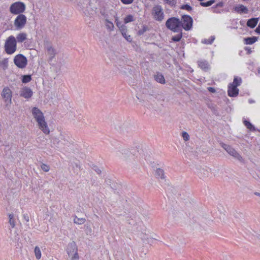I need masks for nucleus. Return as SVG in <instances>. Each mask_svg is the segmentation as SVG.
<instances>
[{
	"instance_id": "nucleus-21",
	"label": "nucleus",
	"mask_w": 260,
	"mask_h": 260,
	"mask_svg": "<svg viewBox=\"0 0 260 260\" xmlns=\"http://www.w3.org/2000/svg\"><path fill=\"white\" fill-rule=\"evenodd\" d=\"M198 62L199 67L205 71H207L209 69V65L207 61L200 60Z\"/></svg>"
},
{
	"instance_id": "nucleus-44",
	"label": "nucleus",
	"mask_w": 260,
	"mask_h": 260,
	"mask_svg": "<svg viewBox=\"0 0 260 260\" xmlns=\"http://www.w3.org/2000/svg\"><path fill=\"white\" fill-rule=\"evenodd\" d=\"M121 2L125 5H128L132 4L134 0H120Z\"/></svg>"
},
{
	"instance_id": "nucleus-58",
	"label": "nucleus",
	"mask_w": 260,
	"mask_h": 260,
	"mask_svg": "<svg viewBox=\"0 0 260 260\" xmlns=\"http://www.w3.org/2000/svg\"><path fill=\"white\" fill-rule=\"evenodd\" d=\"M258 73H260V70H258Z\"/></svg>"
},
{
	"instance_id": "nucleus-17",
	"label": "nucleus",
	"mask_w": 260,
	"mask_h": 260,
	"mask_svg": "<svg viewBox=\"0 0 260 260\" xmlns=\"http://www.w3.org/2000/svg\"><path fill=\"white\" fill-rule=\"evenodd\" d=\"M234 10L239 14H247L248 13V8L243 5H239L234 8Z\"/></svg>"
},
{
	"instance_id": "nucleus-40",
	"label": "nucleus",
	"mask_w": 260,
	"mask_h": 260,
	"mask_svg": "<svg viewBox=\"0 0 260 260\" xmlns=\"http://www.w3.org/2000/svg\"><path fill=\"white\" fill-rule=\"evenodd\" d=\"M41 169L45 172H48L49 170V167L44 164H42L41 166Z\"/></svg>"
},
{
	"instance_id": "nucleus-31",
	"label": "nucleus",
	"mask_w": 260,
	"mask_h": 260,
	"mask_svg": "<svg viewBox=\"0 0 260 260\" xmlns=\"http://www.w3.org/2000/svg\"><path fill=\"white\" fill-rule=\"evenodd\" d=\"M215 40L214 36H211L208 39H204L202 41V43L205 44H211Z\"/></svg>"
},
{
	"instance_id": "nucleus-30",
	"label": "nucleus",
	"mask_w": 260,
	"mask_h": 260,
	"mask_svg": "<svg viewBox=\"0 0 260 260\" xmlns=\"http://www.w3.org/2000/svg\"><path fill=\"white\" fill-rule=\"evenodd\" d=\"M8 60L7 58H4L0 61V66L4 69L6 70L8 68Z\"/></svg>"
},
{
	"instance_id": "nucleus-20",
	"label": "nucleus",
	"mask_w": 260,
	"mask_h": 260,
	"mask_svg": "<svg viewBox=\"0 0 260 260\" xmlns=\"http://www.w3.org/2000/svg\"><path fill=\"white\" fill-rule=\"evenodd\" d=\"M58 139L59 141L63 145H68L70 143V138L68 136L60 134Z\"/></svg>"
},
{
	"instance_id": "nucleus-41",
	"label": "nucleus",
	"mask_w": 260,
	"mask_h": 260,
	"mask_svg": "<svg viewBox=\"0 0 260 260\" xmlns=\"http://www.w3.org/2000/svg\"><path fill=\"white\" fill-rule=\"evenodd\" d=\"M115 22L116 23V26L119 28L121 26L124 25V24H122L121 22L119 20V19L118 17H116L115 19Z\"/></svg>"
},
{
	"instance_id": "nucleus-7",
	"label": "nucleus",
	"mask_w": 260,
	"mask_h": 260,
	"mask_svg": "<svg viewBox=\"0 0 260 260\" xmlns=\"http://www.w3.org/2000/svg\"><path fill=\"white\" fill-rule=\"evenodd\" d=\"M221 145L222 147L226 150V151L231 156H232L235 158L238 159L240 162H242L243 161V159L242 157L238 153L236 150L232 148L230 145L225 144L224 143H221Z\"/></svg>"
},
{
	"instance_id": "nucleus-45",
	"label": "nucleus",
	"mask_w": 260,
	"mask_h": 260,
	"mask_svg": "<svg viewBox=\"0 0 260 260\" xmlns=\"http://www.w3.org/2000/svg\"><path fill=\"white\" fill-rule=\"evenodd\" d=\"M71 260H79V255L78 253H75V255L69 256Z\"/></svg>"
},
{
	"instance_id": "nucleus-34",
	"label": "nucleus",
	"mask_w": 260,
	"mask_h": 260,
	"mask_svg": "<svg viewBox=\"0 0 260 260\" xmlns=\"http://www.w3.org/2000/svg\"><path fill=\"white\" fill-rule=\"evenodd\" d=\"M31 77L29 75H26L22 76V82L23 83H26L30 81Z\"/></svg>"
},
{
	"instance_id": "nucleus-48",
	"label": "nucleus",
	"mask_w": 260,
	"mask_h": 260,
	"mask_svg": "<svg viewBox=\"0 0 260 260\" xmlns=\"http://www.w3.org/2000/svg\"><path fill=\"white\" fill-rule=\"evenodd\" d=\"M24 219L26 221L28 222L29 220V217L27 214H24L23 215Z\"/></svg>"
},
{
	"instance_id": "nucleus-12",
	"label": "nucleus",
	"mask_w": 260,
	"mask_h": 260,
	"mask_svg": "<svg viewBox=\"0 0 260 260\" xmlns=\"http://www.w3.org/2000/svg\"><path fill=\"white\" fill-rule=\"evenodd\" d=\"M2 97L5 99V101L8 103H11L12 91L8 87H5L2 93Z\"/></svg>"
},
{
	"instance_id": "nucleus-35",
	"label": "nucleus",
	"mask_w": 260,
	"mask_h": 260,
	"mask_svg": "<svg viewBox=\"0 0 260 260\" xmlns=\"http://www.w3.org/2000/svg\"><path fill=\"white\" fill-rule=\"evenodd\" d=\"M180 34L175 36H173L172 38V40L174 42H179L181 39L182 38V34L181 32V31H180Z\"/></svg>"
},
{
	"instance_id": "nucleus-2",
	"label": "nucleus",
	"mask_w": 260,
	"mask_h": 260,
	"mask_svg": "<svg viewBox=\"0 0 260 260\" xmlns=\"http://www.w3.org/2000/svg\"><path fill=\"white\" fill-rule=\"evenodd\" d=\"M32 113L38 123L39 128L44 133L49 134L50 131L41 111L37 107H34L32 109Z\"/></svg>"
},
{
	"instance_id": "nucleus-28",
	"label": "nucleus",
	"mask_w": 260,
	"mask_h": 260,
	"mask_svg": "<svg viewBox=\"0 0 260 260\" xmlns=\"http://www.w3.org/2000/svg\"><path fill=\"white\" fill-rule=\"evenodd\" d=\"M36 258L40 259L41 257V251L40 248L38 246H36L34 250Z\"/></svg>"
},
{
	"instance_id": "nucleus-53",
	"label": "nucleus",
	"mask_w": 260,
	"mask_h": 260,
	"mask_svg": "<svg viewBox=\"0 0 260 260\" xmlns=\"http://www.w3.org/2000/svg\"><path fill=\"white\" fill-rule=\"evenodd\" d=\"M9 219H13V217H14V215H13V214H10L9 215Z\"/></svg>"
},
{
	"instance_id": "nucleus-4",
	"label": "nucleus",
	"mask_w": 260,
	"mask_h": 260,
	"mask_svg": "<svg viewBox=\"0 0 260 260\" xmlns=\"http://www.w3.org/2000/svg\"><path fill=\"white\" fill-rule=\"evenodd\" d=\"M17 42L15 37L11 36L7 39L5 44L6 52L8 54H12L16 50Z\"/></svg>"
},
{
	"instance_id": "nucleus-49",
	"label": "nucleus",
	"mask_w": 260,
	"mask_h": 260,
	"mask_svg": "<svg viewBox=\"0 0 260 260\" xmlns=\"http://www.w3.org/2000/svg\"><path fill=\"white\" fill-rule=\"evenodd\" d=\"M224 6V4L223 2H219L218 3H217L216 6H215V8H217V7H222L223 6Z\"/></svg>"
},
{
	"instance_id": "nucleus-9",
	"label": "nucleus",
	"mask_w": 260,
	"mask_h": 260,
	"mask_svg": "<svg viewBox=\"0 0 260 260\" xmlns=\"http://www.w3.org/2000/svg\"><path fill=\"white\" fill-rule=\"evenodd\" d=\"M26 17L23 14H19L18 15L15 21H14V25L16 27L17 29H20L22 28L26 23Z\"/></svg>"
},
{
	"instance_id": "nucleus-42",
	"label": "nucleus",
	"mask_w": 260,
	"mask_h": 260,
	"mask_svg": "<svg viewBox=\"0 0 260 260\" xmlns=\"http://www.w3.org/2000/svg\"><path fill=\"white\" fill-rule=\"evenodd\" d=\"M147 30V27L144 26L143 28L141 29H140L138 31V35H142L144 34L145 32H146Z\"/></svg>"
},
{
	"instance_id": "nucleus-25",
	"label": "nucleus",
	"mask_w": 260,
	"mask_h": 260,
	"mask_svg": "<svg viewBox=\"0 0 260 260\" xmlns=\"http://www.w3.org/2000/svg\"><path fill=\"white\" fill-rule=\"evenodd\" d=\"M209 172L207 170L202 169L200 170V171L198 173V175L200 178L202 177H206L209 176Z\"/></svg>"
},
{
	"instance_id": "nucleus-51",
	"label": "nucleus",
	"mask_w": 260,
	"mask_h": 260,
	"mask_svg": "<svg viewBox=\"0 0 260 260\" xmlns=\"http://www.w3.org/2000/svg\"><path fill=\"white\" fill-rule=\"evenodd\" d=\"M255 31L257 34H260V24H259L258 26L256 28Z\"/></svg>"
},
{
	"instance_id": "nucleus-24",
	"label": "nucleus",
	"mask_w": 260,
	"mask_h": 260,
	"mask_svg": "<svg viewBox=\"0 0 260 260\" xmlns=\"http://www.w3.org/2000/svg\"><path fill=\"white\" fill-rule=\"evenodd\" d=\"M26 34L25 33L19 34L16 38L18 42L22 43L26 39Z\"/></svg>"
},
{
	"instance_id": "nucleus-43",
	"label": "nucleus",
	"mask_w": 260,
	"mask_h": 260,
	"mask_svg": "<svg viewBox=\"0 0 260 260\" xmlns=\"http://www.w3.org/2000/svg\"><path fill=\"white\" fill-rule=\"evenodd\" d=\"M119 29L120 32H121V34H123L124 32H127V27L125 25L121 26L119 28Z\"/></svg>"
},
{
	"instance_id": "nucleus-3",
	"label": "nucleus",
	"mask_w": 260,
	"mask_h": 260,
	"mask_svg": "<svg viewBox=\"0 0 260 260\" xmlns=\"http://www.w3.org/2000/svg\"><path fill=\"white\" fill-rule=\"evenodd\" d=\"M167 28L173 32H178L181 31L180 19L177 17L169 18L166 22Z\"/></svg>"
},
{
	"instance_id": "nucleus-14",
	"label": "nucleus",
	"mask_w": 260,
	"mask_h": 260,
	"mask_svg": "<svg viewBox=\"0 0 260 260\" xmlns=\"http://www.w3.org/2000/svg\"><path fill=\"white\" fill-rule=\"evenodd\" d=\"M77 250V246L75 242L72 241L69 243L67 249L69 256L74 255L75 253H78Z\"/></svg>"
},
{
	"instance_id": "nucleus-8",
	"label": "nucleus",
	"mask_w": 260,
	"mask_h": 260,
	"mask_svg": "<svg viewBox=\"0 0 260 260\" xmlns=\"http://www.w3.org/2000/svg\"><path fill=\"white\" fill-rule=\"evenodd\" d=\"M14 62L17 67L23 69L27 65V60L23 55L19 54L14 57Z\"/></svg>"
},
{
	"instance_id": "nucleus-23",
	"label": "nucleus",
	"mask_w": 260,
	"mask_h": 260,
	"mask_svg": "<svg viewBox=\"0 0 260 260\" xmlns=\"http://www.w3.org/2000/svg\"><path fill=\"white\" fill-rule=\"evenodd\" d=\"M155 175L157 177H160L162 179H164L165 178L164 171L160 169L157 168L155 171Z\"/></svg>"
},
{
	"instance_id": "nucleus-36",
	"label": "nucleus",
	"mask_w": 260,
	"mask_h": 260,
	"mask_svg": "<svg viewBox=\"0 0 260 260\" xmlns=\"http://www.w3.org/2000/svg\"><path fill=\"white\" fill-rule=\"evenodd\" d=\"M244 123L247 128L249 129L251 131L254 130V127L253 126V125L251 124V123L249 121L245 120L244 121Z\"/></svg>"
},
{
	"instance_id": "nucleus-47",
	"label": "nucleus",
	"mask_w": 260,
	"mask_h": 260,
	"mask_svg": "<svg viewBox=\"0 0 260 260\" xmlns=\"http://www.w3.org/2000/svg\"><path fill=\"white\" fill-rule=\"evenodd\" d=\"M9 223L10 225H11L12 228H14L15 226V223L14 220L13 219H9Z\"/></svg>"
},
{
	"instance_id": "nucleus-52",
	"label": "nucleus",
	"mask_w": 260,
	"mask_h": 260,
	"mask_svg": "<svg viewBox=\"0 0 260 260\" xmlns=\"http://www.w3.org/2000/svg\"><path fill=\"white\" fill-rule=\"evenodd\" d=\"M127 41L131 42L132 41V38L131 36L127 35V37L125 38Z\"/></svg>"
},
{
	"instance_id": "nucleus-27",
	"label": "nucleus",
	"mask_w": 260,
	"mask_h": 260,
	"mask_svg": "<svg viewBox=\"0 0 260 260\" xmlns=\"http://www.w3.org/2000/svg\"><path fill=\"white\" fill-rule=\"evenodd\" d=\"M105 21H106L105 25H106V28L110 31L113 30L114 27L113 23L112 22H111L110 21H109L108 19H106Z\"/></svg>"
},
{
	"instance_id": "nucleus-50",
	"label": "nucleus",
	"mask_w": 260,
	"mask_h": 260,
	"mask_svg": "<svg viewBox=\"0 0 260 260\" xmlns=\"http://www.w3.org/2000/svg\"><path fill=\"white\" fill-rule=\"evenodd\" d=\"M208 89L209 91H210L211 92H212V93H214L215 92V89L213 87H208Z\"/></svg>"
},
{
	"instance_id": "nucleus-46",
	"label": "nucleus",
	"mask_w": 260,
	"mask_h": 260,
	"mask_svg": "<svg viewBox=\"0 0 260 260\" xmlns=\"http://www.w3.org/2000/svg\"><path fill=\"white\" fill-rule=\"evenodd\" d=\"M93 169L98 174H100L102 172V171L96 166H94Z\"/></svg>"
},
{
	"instance_id": "nucleus-55",
	"label": "nucleus",
	"mask_w": 260,
	"mask_h": 260,
	"mask_svg": "<svg viewBox=\"0 0 260 260\" xmlns=\"http://www.w3.org/2000/svg\"><path fill=\"white\" fill-rule=\"evenodd\" d=\"M122 35L123 36V37L125 38L126 37H127V32H124V33H123L122 34Z\"/></svg>"
},
{
	"instance_id": "nucleus-26",
	"label": "nucleus",
	"mask_w": 260,
	"mask_h": 260,
	"mask_svg": "<svg viewBox=\"0 0 260 260\" xmlns=\"http://www.w3.org/2000/svg\"><path fill=\"white\" fill-rule=\"evenodd\" d=\"M86 221L84 218H78L76 216L74 218V222L77 224H82Z\"/></svg>"
},
{
	"instance_id": "nucleus-6",
	"label": "nucleus",
	"mask_w": 260,
	"mask_h": 260,
	"mask_svg": "<svg viewBox=\"0 0 260 260\" xmlns=\"http://www.w3.org/2000/svg\"><path fill=\"white\" fill-rule=\"evenodd\" d=\"M181 22V28L182 27L185 30H190L192 26L193 19L189 15H183L181 17V20H180Z\"/></svg>"
},
{
	"instance_id": "nucleus-54",
	"label": "nucleus",
	"mask_w": 260,
	"mask_h": 260,
	"mask_svg": "<svg viewBox=\"0 0 260 260\" xmlns=\"http://www.w3.org/2000/svg\"><path fill=\"white\" fill-rule=\"evenodd\" d=\"M245 49L248 51V53L250 54L251 52V50L250 48L248 49V48H246Z\"/></svg>"
},
{
	"instance_id": "nucleus-19",
	"label": "nucleus",
	"mask_w": 260,
	"mask_h": 260,
	"mask_svg": "<svg viewBox=\"0 0 260 260\" xmlns=\"http://www.w3.org/2000/svg\"><path fill=\"white\" fill-rule=\"evenodd\" d=\"M259 18H252L248 20L247 22V26L253 28L257 25Z\"/></svg>"
},
{
	"instance_id": "nucleus-1",
	"label": "nucleus",
	"mask_w": 260,
	"mask_h": 260,
	"mask_svg": "<svg viewBox=\"0 0 260 260\" xmlns=\"http://www.w3.org/2000/svg\"><path fill=\"white\" fill-rule=\"evenodd\" d=\"M116 155L132 167H135L137 165L136 157L128 149H121L116 152Z\"/></svg>"
},
{
	"instance_id": "nucleus-18",
	"label": "nucleus",
	"mask_w": 260,
	"mask_h": 260,
	"mask_svg": "<svg viewBox=\"0 0 260 260\" xmlns=\"http://www.w3.org/2000/svg\"><path fill=\"white\" fill-rule=\"evenodd\" d=\"M154 78L155 80L158 83L162 84L166 83V80L164 75L159 72H157L156 74L154 75Z\"/></svg>"
},
{
	"instance_id": "nucleus-15",
	"label": "nucleus",
	"mask_w": 260,
	"mask_h": 260,
	"mask_svg": "<svg viewBox=\"0 0 260 260\" xmlns=\"http://www.w3.org/2000/svg\"><path fill=\"white\" fill-rule=\"evenodd\" d=\"M228 95L231 97L236 96L239 93V89L237 88V86L229 84L228 86Z\"/></svg>"
},
{
	"instance_id": "nucleus-39",
	"label": "nucleus",
	"mask_w": 260,
	"mask_h": 260,
	"mask_svg": "<svg viewBox=\"0 0 260 260\" xmlns=\"http://www.w3.org/2000/svg\"><path fill=\"white\" fill-rule=\"evenodd\" d=\"M182 136L184 139V141H187L189 139V136L188 134V133L186 132H183L182 133Z\"/></svg>"
},
{
	"instance_id": "nucleus-13",
	"label": "nucleus",
	"mask_w": 260,
	"mask_h": 260,
	"mask_svg": "<svg viewBox=\"0 0 260 260\" xmlns=\"http://www.w3.org/2000/svg\"><path fill=\"white\" fill-rule=\"evenodd\" d=\"M33 94L32 90L28 87H23L20 91V95L25 99L30 98Z\"/></svg>"
},
{
	"instance_id": "nucleus-38",
	"label": "nucleus",
	"mask_w": 260,
	"mask_h": 260,
	"mask_svg": "<svg viewBox=\"0 0 260 260\" xmlns=\"http://www.w3.org/2000/svg\"><path fill=\"white\" fill-rule=\"evenodd\" d=\"M180 9L182 10H186L188 11H190L192 9V7L188 4L182 5Z\"/></svg>"
},
{
	"instance_id": "nucleus-11",
	"label": "nucleus",
	"mask_w": 260,
	"mask_h": 260,
	"mask_svg": "<svg viewBox=\"0 0 260 260\" xmlns=\"http://www.w3.org/2000/svg\"><path fill=\"white\" fill-rule=\"evenodd\" d=\"M154 12V18L156 20L161 21L164 19V14L161 7L159 5L156 6L153 8Z\"/></svg>"
},
{
	"instance_id": "nucleus-22",
	"label": "nucleus",
	"mask_w": 260,
	"mask_h": 260,
	"mask_svg": "<svg viewBox=\"0 0 260 260\" xmlns=\"http://www.w3.org/2000/svg\"><path fill=\"white\" fill-rule=\"evenodd\" d=\"M258 38L256 37H248L244 39L245 44L251 45L257 41Z\"/></svg>"
},
{
	"instance_id": "nucleus-5",
	"label": "nucleus",
	"mask_w": 260,
	"mask_h": 260,
	"mask_svg": "<svg viewBox=\"0 0 260 260\" xmlns=\"http://www.w3.org/2000/svg\"><path fill=\"white\" fill-rule=\"evenodd\" d=\"M25 5L21 2H17L13 4L10 7V11L13 14H22L25 10Z\"/></svg>"
},
{
	"instance_id": "nucleus-57",
	"label": "nucleus",
	"mask_w": 260,
	"mask_h": 260,
	"mask_svg": "<svg viewBox=\"0 0 260 260\" xmlns=\"http://www.w3.org/2000/svg\"><path fill=\"white\" fill-rule=\"evenodd\" d=\"M249 102L250 103H252V102H253V101H249Z\"/></svg>"
},
{
	"instance_id": "nucleus-56",
	"label": "nucleus",
	"mask_w": 260,
	"mask_h": 260,
	"mask_svg": "<svg viewBox=\"0 0 260 260\" xmlns=\"http://www.w3.org/2000/svg\"><path fill=\"white\" fill-rule=\"evenodd\" d=\"M254 194H255L256 196L260 197V193H259V192H254Z\"/></svg>"
},
{
	"instance_id": "nucleus-16",
	"label": "nucleus",
	"mask_w": 260,
	"mask_h": 260,
	"mask_svg": "<svg viewBox=\"0 0 260 260\" xmlns=\"http://www.w3.org/2000/svg\"><path fill=\"white\" fill-rule=\"evenodd\" d=\"M45 48L47 51V54L49 56L48 61L50 62L55 57L56 54V51L55 49L53 48L49 44H47Z\"/></svg>"
},
{
	"instance_id": "nucleus-10",
	"label": "nucleus",
	"mask_w": 260,
	"mask_h": 260,
	"mask_svg": "<svg viewBox=\"0 0 260 260\" xmlns=\"http://www.w3.org/2000/svg\"><path fill=\"white\" fill-rule=\"evenodd\" d=\"M120 130L124 132H131L135 128L134 124L130 120L124 121L122 124L118 125V127Z\"/></svg>"
},
{
	"instance_id": "nucleus-32",
	"label": "nucleus",
	"mask_w": 260,
	"mask_h": 260,
	"mask_svg": "<svg viewBox=\"0 0 260 260\" xmlns=\"http://www.w3.org/2000/svg\"><path fill=\"white\" fill-rule=\"evenodd\" d=\"M215 2V0H210L207 2H203L202 1L200 3V5L203 7H207L211 6Z\"/></svg>"
},
{
	"instance_id": "nucleus-37",
	"label": "nucleus",
	"mask_w": 260,
	"mask_h": 260,
	"mask_svg": "<svg viewBox=\"0 0 260 260\" xmlns=\"http://www.w3.org/2000/svg\"><path fill=\"white\" fill-rule=\"evenodd\" d=\"M164 2L170 5L171 7H174L176 4V0H164Z\"/></svg>"
},
{
	"instance_id": "nucleus-33",
	"label": "nucleus",
	"mask_w": 260,
	"mask_h": 260,
	"mask_svg": "<svg viewBox=\"0 0 260 260\" xmlns=\"http://www.w3.org/2000/svg\"><path fill=\"white\" fill-rule=\"evenodd\" d=\"M135 20L134 17L132 15H127L124 19V22L125 24L131 22H133Z\"/></svg>"
},
{
	"instance_id": "nucleus-29",
	"label": "nucleus",
	"mask_w": 260,
	"mask_h": 260,
	"mask_svg": "<svg viewBox=\"0 0 260 260\" xmlns=\"http://www.w3.org/2000/svg\"><path fill=\"white\" fill-rule=\"evenodd\" d=\"M242 82V79L241 78H238V77H235L234 79L233 82L232 83H230V84L236 86H238L240 85Z\"/></svg>"
}]
</instances>
